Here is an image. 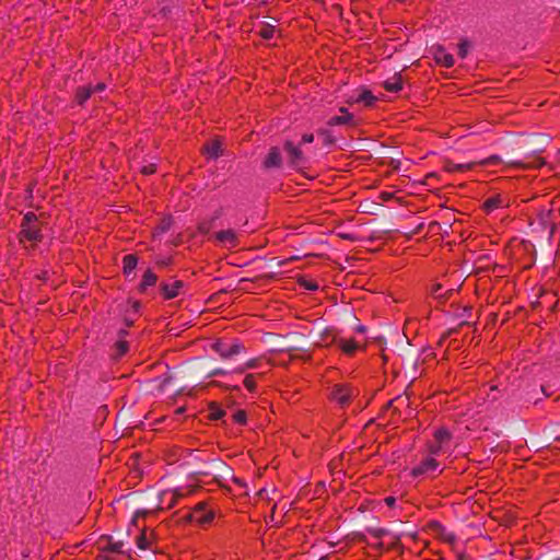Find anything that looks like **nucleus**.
Segmentation results:
<instances>
[{
    "label": "nucleus",
    "mask_w": 560,
    "mask_h": 560,
    "mask_svg": "<svg viewBox=\"0 0 560 560\" xmlns=\"http://www.w3.org/2000/svg\"><path fill=\"white\" fill-rule=\"evenodd\" d=\"M174 223L173 217L170 214L164 215L160 219L158 225L152 231V236L156 237L165 232H167Z\"/></svg>",
    "instance_id": "obj_20"
},
{
    "label": "nucleus",
    "mask_w": 560,
    "mask_h": 560,
    "mask_svg": "<svg viewBox=\"0 0 560 560\" xmlns=\"http://www.w3.org/2000/svg\"><path fill=\"white\" fill-rule=\"evenodd\" d=\"M122 547H124V542L122 541H110L108 540V544L103 547V550L104 551H109V552H116V553H122Z\"/></svg>",
    "instance_id": "obj_33"
},
{
    "label": "nucleus",
    "mask_w": 560,
    "mask_h": 560,
    "mask_svg": "<svg viewBox=\"0 0 560 560\" xmlns=\"http://www.w3.org/2000/svg\"><path fill=\"white\" fill-rule=\"evenodd\" d=\"M93 94L92 86H80L75 91V102L83 105Z\"/></svg>",
    "instance_id": "obj_27"
},
{
    "label": "nucleus",
    "mask_w": 560,
    "mask_h": 560,
    "mask_svg": "<svg viewBox=\"0 0 560 560\" xmlns=\"http://www.w3.org/2000/svg\"><path fill=\"white\" fill-rule=\"evenodd\" d=\"M207 505L206 502H199L185 518L200 525L210 523L214 517V513L212 510L207 509Z\"/></svg>",
    "instance_id": "obj_5"
},
{
    "label": "nucleus",
    "mask_w": 560,
    "mask_h": 560,
    "mask_svg": "<svg viewBox=\"0 0 560 560\" xmlns=\"http://www.w3.org/2000/svg\"><path fill=\"white\" fill-rule=\"evenodd\" d=\"M434 59L436 63L445 68H451L454 66V57L451 54L446 52L445 49L441 46L436 48Z\"/></svg>",
    "instance_id": "obj_17"
},
{
    "label": "nucleus",
    "mask_w": 560,
    "mask_h": 560,
    "mask_svg": "<svg viewBox=\"0 0 560 560\" xmlns=\"http://www.w3.org/2000/svg\"><path fill=\"white\" fill-rule=\"evenodd\" d=\"M398 544H399V538L394 537V541L390 544V546H388V549L395 548Z\"/></svg>",
    "instance_id": "obj_48"
},
{
    "label": "nucleus",
    "mask_w": 560,
    "mask_h": 560,
    "mask_svg": "<svg viewBox=\"0 0 560 560\" xmlns=\"http://www.w3.org/2000/svg\"><path fill=\"white\" fill-rule=\"evenodd\" d=\"M502 163H503L502 159L499 155L494 154V155H490L489 158L483 159L479 162H470V163H465V164H456L451 161H447L445 163L444 168L446 172H450V173L466 172V171L472 170L476 165L489 166V165H499Z\"/></svg>",
    "instance_id": "obj_4"
},
{
    "label": "nucleus",
    "mask_w": 560,
    "mask_h": 560,
    "mask_svg": "<svg viewBox=\"0 0 560 560\" xmlns=\"http://www.w3.org/2000/svg\"><path fill=\"white\" fill-rule=\"evenodd\" d=\"M154 173H156V164H154V163H150L148 165H144L141 168V174H143V175H152Z\"/></svg>",
    "instance_id": "obj_42"
},
{
    "label": "nucleus",
    "mask_w": 560,
    "mask_h": 560,
    "mask_svg": "<svg viewBox=\"0 0 560 560\" xmlns=\"http://www.w3.org/2000/svg\"><path fill=\"white\" fill-rule=\"evenodd\" d=\"M36 222H37V217L35 215V213L27 212L23 218L22 224L31 225V224H36Z\"/></svg>",
    "instance_id": "obj_41"
},
{
    "label": "nucleus",
    "mask_w": 560,
    "mask_h": 560,
    "mask_svg": "<svg viewBox=\"0 0 560 560\" xmlns=\"http://www.w3.org/2000/svg\"><path fill=\"white\" fill-rule=\"evenodd\" d=\"M258 34L264 39H271L276 34H280V30H278L276 25L261 23Z\"/></svg>",
    "instance_id": "obj_25"
},
{
    "label": "nucleus",
    "mask_w": 560,
    "mask_h": 560,
    "mask_svg": "<svg viewBox=\"0 0 560 560\" xmlns=\"http://www.w3.org/2000/svg\"><path fill=\"white\" fill-rule=\"evenodd\" d=\"M368 532L376 539H381L383 536L388 534V530L385 528H369Z\"/></svg>",
    "instance_id": "obj_38"
},
{
    "label": "nucleus",
    "mask_w": 560,
    "mask_h": 560,
    "mask_svg": "<svg viewBox=\"0 0 560 560\" xmlns=\"http://www.w3.org/2000/svg\"><path fill=\"white\" fill-rule=\"evenodd\" d=\"M156 542V535L154 529L142 528L138 537L136 538V545L141 550L153 549Z\"/></svg>",
    "instance_id": "obj_7"
},
{
    "label": "nucleus",
    "mask_w": 560,
    "mask_h": 560,
    "mask_svg": "<svg viewBox=\"0 0 560 560\" xmlns=\"http://www.w3.org/2000/svg\"><path fill=\"white\" fill-rule=\"evenodd\" d=\"M399 398H395V399H392L387 402V408H392L394 407V404L398 400Z\"/></svg>",
    "instance_id": "obj_50"
},
{
    "label": "nucleus",
    "mask_w": 560,
    "mask_h": 560,
    "mask_svg": "<svg viewBox=\"0 0 560 560\" xmlns=\"http://www.w3.org/2000/svg\"><path fill=\"white\" fill-rule=\"evenodd\" d=\"M338 346L340 347L341 351L349 357L353 355L354 352L359 349V345L354 339H339Z\"/></svg>",
    "instance_id": "obj_26"
},
{
    "label": "nucleus",
    "mask_w": 560,
    "mask_h": 560,
    "mask_svg": "<svg viewBox=\"0 0 560 560\" xmlns=\"http://www.w3.org/2000/svg\"><path fill=\"white\" fill-rule=\"evenodd\" d=\"M128 335L126 329H120L118 332L119 339L114 343V357L115 359H119L125 355L129 350V343L125 340V337Z\"/></svg>",
    "instance_id": "obj_14"
},
{
    "label": "nucleus",
    "mask_w": 560,
    "mask_h": 560,
    "mask_svg": "<svg viewBox=\"0 0 560 560\" xmlns=\"http://www.w3.org/2000/svg\"><path fill=\"white\" fill-rule=\"evenodd\" d=\"M20 235H21V241L23 238L31 241V242H39L42 240L40 230L38 229V226L36 224H31V225L22 224Z\"/></svg>",
    "instance_id": "obj_13"
},
{
    "label": "nucleus",
    "mask_w": 560,
    "mask_h": 560,
    "mask_svg": "<svg viewBox=\"0 0 560 560\" xmlns=\"http://www.w3.org/2000/svg\"><path fill=\"white\" fill-rule=\"evenodd\" d=\"M376 97L372 94V92L368 89H362L355 102L364 103L366 106H373Z\"/></svg>",
    "instance_id": "obj_29"
},
{
    "label": "nucleus",
    "mask_w": 560,
    "mask_h": 560,
    "mask_svg": "<svg viewBox=\"0 0 560 560\" xmlns=\"http://www.w3.org/2000/svg\"><path fill=\"white\" fill-rule=\"evenodd\" d=\"M262 164L265 168L280 167L282 164L280 150L277 147H272Z\"/></svg>",
    "instance_id": "obj_15"
},
{
    "label": "nucleus",
    "mask_w": 560,
    "mask_h": 560,
    "mask_svg": "<svg viewBox=\"0 0 560 560\" xmlns=\"http://www.w3.org/2000/svg\"><path fill=\"white\" fill-rule=\"evenodd\" d=\"M259 359H250L244 365L240 366L236 372L244 373L246 370L255 369L258 366Z\"/></svg>",
    "instance_id": "obj_35"
},
{
    "label": "nucleus",
    "mask_w": 560,
    "mask_h": 560,
    "mask_svg": "<svg viewBox=\"0 0 560 560\" xmlns=\"http://www.w3.org/2000/svg\"><path fill=\"white\" fill-rule=\"evenodd\" d=\"M355 396L354 389L349 384H336L329 393V400L338 404L340 407H348Z\"/></svg>",
    "instance_id": "obj_3"
},
{
    "label": "nucleus",
    "mask_w": 560,
    "mask_h": 560,
    "mask_svg": "<svg viewBox=\"0 0 560 560\" xmlns=\"http://www.w3.org/2000/svg\"><path fill=\"white\" fill-rule=\"evenodd\" d=\"M220 217H221V210H218L214 212V214L211 218L199 222L197 225L198 232L201 234H208L213 229L215 220H218Z\"/></svg>",
    "instance_id": "obj_23"
},
{
    "label": "nucleus",
    "mask_w": 560,
    "mask_h": 560,
    "mask_svg": "<svg viewBox=\"0 0 560 560\" xmlns=\"http://www.w3.org/2000/svg\"><path fill=\"white\" fill-rule=\"evenodd\" d=\"M214 237L220 244L229 246L230 248H235L240 244L236 233L231 229L217 232Z\"/></svg>",
    "instance_id": "obj_11"
},
{
    "label": "nucleus",
    "mask_w": 560,
    "mask_h": 560,
    "mask_svg": "<svg viewBox=\"0 0 560 560\" xmlns=\"http://www.w3.org/2000/svg\"><path fill=\"white\" fill-rule=\"evenodd\" d=\"M225 415V411L221 409L215 402H211L209 406V419L219 420Z\"/></svg>",
    "instance_id": "obj_31"
},
{
    "label": "nucleus",
    "mask_w": 560,
    "mask_h": 560,
    "mask_svg": "<svg viewBox=\"0 0 560 560\" xmlns=\"http://www.w3.org/2000/svg\"><path fill=\"white\" fill-rule=\"evenodd\" d=\"M296 259H298V257L293 256V257H290L289 259L278 261V265L282 266V265L287 264L288 261H293Z\"/></svg>",
    "instance_id": "obj_47"
},
{
    "label": "nucleus",
    "mask_w": 560,
    "mask_h": 560,
    "mask_svg": "<svg viewBox=\"0 0 560 560\" xmlns=\"http://www.w3.org/2000/svg\"><path fill=\"white\" fill-rule=\"evenodd\" d=\"M376 547H377L378 549H383V548H384V544H383L382 541H380V542H377Z\"/></svg>",
    "instance_id": "obj_52"
},
{
    "label": "nucleus",
    "mask_w": 560,
    "mask_h": 560,
    "mask_svg": "<svg viewBox=\"0 0 560 560\" xmlns=\"http://www.w3.org/2000/svg\"><path fill=\"white\" fill-rule=\"evenodd\" d=\"M137 264H138V258L135 255H132V254L126 255L122 259L124 273L128 275L131 271H133L137 267Z\"/></svg>",
    "instance_id": "obj_28"
},
{
    "label": "nucleus",
    "mask_w": 560,
    "mask_h": 560,
    "mask_svg": "<svg viewBox=\"0 0 560 560\" xmlns=\"http://www.w3.org/2000/svg\"><path fill=\"white\" fill-rule=\"evenodd\" d=\"M430 453L423 457L410 471V475L415 478L420 476L434 478L442 472L440 469V462Z\"/></svg>",
    "instance_id": "obj_2"
},
{
    "label": "nucleus",
    "mask_w": 560,
    "mask_h": 560,
    "mask_svg": "<svg viewBox=\"0 0 560 560\" xmlns=\"http://www.w3.org/2000/svg\"><path fill=\"white\" fill-rule=\"evenodd\" d=\"M383 88L387 92L397 93L402 90V78L400 73H395L394 77L383 82Z\"/></svg>",
    "instance_id": "obj_19"
},
{
    "label": "nucleus",
    "mask_w": 560,
    "mask_h": 560,
    "mask_svg": "<svg viewBox=\"0 0 560 560\" xmlns=\"http://www.w3.org/2000/svg\"><path fill=\"white\" fill-rule=\"evenodd\" d=\"M232 480L234 483L238 485L241 488H245V486H246L245 482L240 478L233 477Z\"/></svg>",
    "instance_id": "obj_46"
},
{
    "label": "nucleus",
    "mask_w": 560,
    "mask_h": 560,
    "mask_svg": "<svg viewBox=\"0 0 560 560\" xmlns=\"http://www.w3.org/2000/svg\"><path fill=\"white\" fill-rule=\"evenodd\" d=\"M318 135L324 137L325 144H334L335 138L331 136L330 131L326 129L318 130Z\"/></svg>",
    "instance_id": "obj_39"
},
{
    "label": "nucleus",
    "mask_w": 560,
    "mask_h": 560,
    "mask_svg": "<svg viewBox=\"0 0 560 560\" xmlns=\"http://www.w3.org/2000/svg\"><path fill=\"white\" fill-rule=\"evenodd\" d=\"M284 149L289 153L291 164L299 165L302 162L303 152L298 147H295L292 141H285Z\"/></svg>",
    "instance_id": "obj_18"
},
{
    "label": "nucleus",
    "mask_w": 560,
    "mask_h": 560,
    "mask_svg": "<svg viewBox=\"0 0 560 560\" xmlns=\"http://www.w3.org/2000/svg\"><path fill=\"white\" fill-rule=\"evenodd\" d=\"M195 490H196L195 487H188L187 489H182V488L176 489L174 491V501L177 500L178 498H183L187 494L192 493Z\"/></svg>",
    "instance_id": "obj_37"
},
{
    "label": "nucleus",
    "mask_w": 560,
    "mask_h": 560,
    "mask_svg": "<svg viewBox=\"0 0 560 560\" xmlns=\"http://www.w3.org/2000/svg\"><path fill=\"white\" fill-rule=\"evenodd\" d=\"M452 440V432L447 428L441 427L433 432V439L425 443V448L431 455H439L445 451Z\"/></svg>",
    "instance_id": "obj_1"
},
{
    "label": "nucleus",
    "mask_w": 560,
    "mask_h": 560,
    "mask_svg": "<svg viewBox=\"0 0 560 560\" xmlns=\"http://www.w3.org/2000/svg\"><path fill=\"white\" fill-rule=\"evenodd\" d=\"M203 151L210 158H219L222 154V142L218 138L212 139L203 145Z\"/></svg>",
    "instance_id": "obj_21"
},
{
    "label": "nucleus",
    "mask_w": 560,
    "mask_h": 560,
    "mask_svg": "<svg viewBox=\"0 0 560 560\" xmlns=\"http://www.w3.org/2000/svg\"><path fill=\"white\" fill-rule=\"evenodd\" d=\"M313 141H314L313 133H305V135H303L302 142H304V143H312Z\"/></svg>",
    "instance_id": "obj_44"
},
{
    "label": "nucleus",
    "mask_w": 560,
    "mask_h": 560,
    "mask_svg": "<svg viewBox=\"0 0 560 560\" xmlns=\"http://www.w3.org/2000/svg\"><path fill=\"white\" fill-rule=\"evenodd\" d=\"M545 165V160L536 154L529 155L524 161H511L504 163V168L530 170L540 168Z\"/></svg>",
    "instance_id": "obj_6"
},
{
    "label": "nucleus",
    "mask_w": 560,
    "mask_h": 560,
    "mask_svg": "<svg viewBox=\"0 0 560 560\" xmlns=\"http://www.w3.org/2000/svg\"><path fill=\"white\" fill-rule=\"evenodd\" d=\"M140 515L144 517L147 515V512L145 511H142V512L141 511H137L133 521H136V518L139 517Z\"/></svg>",
    "instance_id": "obj_49"
},
{
    "label": "nucleus",
    "mask_w": 560,
    "mask_h": 560,
    "mask_svg": "<svg viewBox=\"0 0 560 560\" xmlns=\"http://www.w3.org/2000/svg\"><path fill=\"white\" fill-rule=\"evenodd\" d=\"M158 276L151 270L148 269L141 279V282L139 284V292L144 293L149 287H153L156 284Z\"/></svg>",
    "instance_id": "obj_22"
},
{
    "label": "nucleus",
    "mask_w": 560,
    "mask_h": 560,
    "mask_svg": "<svg viewBox=\"0 0 560 560\" xmlns=\"http://www.w3.org/2000/svg\"><path fill=\"white\" fill-rule=\"evenodd\" d=\"M233 421L238 424H245L247 421V415L244 410H237L233 413Z\"/></svg>",
    "instance_id": "obj_36"
},
{
    "label": "nucleus",
    "mask_w": 560,
    "mask_h": 560,
    "mask_svg": "<svg viewBox=\"0 0 560 560\" xmlns=\"http://www.w3.org/2000/svg\"><path fill=\"white\" fill-rule=\"evenodd\" d=\"M100 558H101V560H114V559H112V558H109V557H106V556H102V557H100Z\"/></svg>",
    "instance_id": "obj_53"
},
{
    "label": "nucleus",
    "mask_w": 560,
    "mask_h": 560,
    "mask_svg": "<svg viewBox=\"0 0 560 560\" xmlns=\"http://www.w3.org/2000/svg\"><path fill=\"white\" fill-rule=\"evenodd\" d=\"M502 203V199L497 196V197H491V198H488L485 202H483V209L487 211V212H490V211H493L495 209H498Z\"/></svg>",
    "instance_id": "obj_30"
},
{
    "label": "nucleus",
    "mask_w": 560,
    "mask_h": 560,
    "mask_svg": "<svg viewBox=\"0 0 560 560\" xmlns=\"http://www.w3.org/2000/svg\"><path fill=\"white\" fill-rule=\"evenodd\" d=\"M221 374H224V371L222 370H215L211 373V375H221Z\"/></svg>",
    "instance_id": "obj_51"
},
{
    "label": "nucleus",
    "mask_w": 560,
    "mask_h": 560,
    "mask_svg": "<svg viewBox=\"0 0 560 560\" xmlns=\"http://www.w3.org/2000/svg\"><path fill=\"white\" fill-rule=\"evenodd\" d=\"M212 348L223 359H230L233 355L241 353V351L244 349L243 345H241L238 342H234V343L228 346V345L223 343L222 341H217L215 343H213Z\"/></svg>",
    "instance_id": "obj_8"
},
{
    "label": "nucleus",
    "mask_w": 560,
    "mask_h": 560,
    "mask_svg": "<svg viewBox=\"0 0 560 560\" xmlns=\"http://www.w3.org/2000/svg\"><path fill=\"white\" fill-rule=\"evenodd\" d=\"M338 332L335 328L328 327L325 328L320 335L319 339L314 342L313 348H327L334 343H338Z\"/></svg>",
    "instance_id": "obj_9"
},
{
    "label": "nucleus",
    "mask_w": 560,
    "mask_h": 560,
    "mask_svg": "<svg viewBox=\"0 0 560 560\" xmlns=\"http://www.w3.org/2000/svg\"><path fill=\"white\" fill-rule=\"evenodd\" d=\"M298 283H299V285H301L305 290L316 291L318 289L317 282H315L313 280H310V279H307V278H305L303 276L298 278Z\"/></svg>",
    "instance_id": "obj_32"
},
{
    "label": "nucleus",
    "mask_w": 560,
    "mask_h": 560,
    "mask_svg": "<svg viewBox=\"0 0 560 560\" xmlns=\"http://www.w3.org/2000/svg\"><path fill=\"white\" fill-rule=\"evenodd\" d=\"M468 42L466 39H463L459 44H458V56L460 58H465L467 56V52H468Z\"/></svg>",
    "instance_id": "obj_40"
},
{
    "label": "nucleus",
    "mask_w": 560,
    "mask_h": 560,
    "mask_svg": "<svg viewBox=\"0 0 560 560\" xmlns=\"http://www.w3.org/2000/svg\"><path fill=\"white\" fill-rule=\"evenodd\" d=\"M92 89H93V93L94 92H98V91H103L105 89V84L104 83H98L95 86H92Z\"/></svg>",
    "instance_id": "obj_45"
},
{
    "label": "nucleus",
    "mask_w": 560,
    "mask_h": 560,
    "mask_svg": "<svg viewBox=\"0 0 560 560\" xmlns=\"http://www.w3.org/2000/svg\"><path fill=\"white\" fill-rule=\"evenodd\" d=\"M339 112L342 115H337V116L329 118V120L327 121L328 126H330V127L339 126V125H348V126H352V127L357 126L353 115L351 113H349L346 107H340Z\"/></svg>",
    "instance_id": "obj_12"
},
{
    "label": "nucleus",
    "mask_w": 560,
    "mask_h": 560,
    "mask_svg": "<svg viewBox=\"0 0 560 560\" xmlns=\"http://www.w3.org/2000/svg\"><path fill=\"white\" fill-rule=\"evenodd\" d=\"M433 177H435V174H433V173H430L429 175H427V179H430V178H433Z\"/></svg>",
    "instance_id": "obj_54"
},
{
    "label": "nucleus",
    "mask_w": 560,
    "mask_h": 560,
    "mask_svg": "<svg viewBox=\"0 0 560 560\" xmlns=\"http://www.w3.org/2000/svg\"><path fill=\"white\" fill-rule=\"evenodd\" d=\"M431 293L438 300H447L454 293V289H445L442 283H436L432 287Z\"/></svg>",
    "instance_id": "obj_24"
},
{
    "label": "nucleus",
    "mask_w": 560,
    "mask_h": 560,
    "mask_svg": "<svg viewBox=\"0 0 560 560\" xmlns=\"http://www.w3.org/2000/svg\"><path fill=\"white\" fill-rule=\"evenodd\" d=\"M182 280H175L171 283L162 282L160 285L161 293L165 300H172L179 295L180 290L184 288Z\"/></svg>",
    "instance_id": "obj_10"
},
{
    "label": "nucleus",
    "mask_w": 560,
    "mask_h": 560,
    "mask_svg": "<svg viewBox=\"0 0 560 560\" xmlns=\"http://www.w3.org/2000/svg\"><path fill=\"white\" fill-rule=\"evenodd\" d=\"M256 376L255 374H247L244 378V386L250 393L256 390Z\"/></svg>",
    "instance_id": "obj_34"
},
{
    "label": "nucleus",
    "mask_w": 560,
    "mask_h": 560,
    "mask_svg": "<svg viewBox=\"0 0 560 560\" xmlns=\"http://www.w3.org/2000/svg\"><path fill=\"white\" fill-rule=\"evenodd\" d=\"M281 353L288 354V361L301 360L304 362H308L312 360V352L310 350H300L298 348H291L287 351H281Z\"/></svg>",
    "instance_id": "obj_16"
},
{
    "label": "nucleus",
    "mask_w": 560,
    "mask_h": 560,
    "mask_svg": "<svg viewBox=\"0 0 560 560\" xmlns=\"http://www.w3.org/2000/svg\"><path fill=\"white\" fill-rule=\"evenodd\" d=\"M384 502H385V504H386L388 508L393 509V508L395 506V504H396V498H395V497H392V495L386 497V498L384 499Z\"/></svg>",
    "instance_id": "obj_43"
}]
</instances>
